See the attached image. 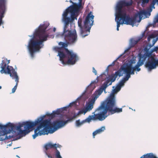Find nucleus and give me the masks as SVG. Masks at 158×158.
Here are the masks:
<instances>
[{"instance_id":"dca6fc26","label":"nucleus","mask_w":158,"mask_h":158,"mask_svg":"<svg viewBox=\"0 0 158 158\" xmlns=\"http://www.w3.org/2000/svg\"><path fill=\"white\" fill-rule=\"evenodd\" d=\"M140 158H158L156 154L152 153H150L144 154Z\"/></svg>"},{"instance_id":"423d86ee","label":"nucleus","mask_w":158,"mask_h":158,"mask_svg":"<svg viewBox=\"0 0 158 158\" xmlns=\"http://www.w3.org/2000/svg\"><path fill=\"white\" fill-rule=\"evenodd\" d=\"M113 105V103L108 101L106 103V107H105L104 103H102L92 113L93 115H89L85 119L81 121L80 119L76 120V126L80 127L86 123H89L91 120L102 121L104 120L109 115L113 114L115 112L116 110L112 109Z\"/></svg>"},{"instance_id":"f8f14e48","label":"nucleus","mask_w":158,"mask_h":158,"mask_svg":"<svg viewBox=\"0 0 158 158\" xmlns=\"http://www.w3.org/2000/svg\"><path fill=\"white\" fill-rule=\"evenodd\" d=\"M61 147L60 145L59 144L56 143L53 144L51 142L45 144L44 146V148H45L46 150L50 148H60Z\"/></svg>"},{"instance_id":"9b49d317","label":"nucleus","mask_w":158,"mask_h":158,"mask_svg":"<svg viewBox=\"0 0 158 158\" xmlns=\"http://www.w3.org/2000/svg\"><path fill=\"white\" fill-rule=\"evenodd\" d=\"M95 102L91 99L90 101L86 104L84 108L79 111L77 114V115H78L81 114H85L86 112L91 111L93 108V106Z\"/></svg>"},{"instance_id":"4c0bfd02","label":"nucleus","mask_w":158,"mask_h":158,"mask_svg":"<svg viewBox=\"0 0 158 158\" xmlns=\"http://www.w3.org/2000/svg\"><path fill=\"white\" fill-rule=\"evenodd\" d=\"M19 158H20V157H19Z\"/></svg>"},{"instance_id":"72a5a7b5","label":"nucleus","mask_w":158,"mask_h":158,"mask_svg":"<svg viewBox=\"0 0 158 158\" xmlns=\"http://www.w3.org/2000/svg\"><path fill=\"white\" fill-rule=\"evenodd\" d=\"M16 156H17V157H18L19 158V157H19V156H18V155H16Z\"/></svg>"},{"instance_id":"aec40b11","label":"nucleus","mask_w":158,"mask_h":158,"mask_svg":"<svg viewBox=\"0 0 158 158\" xmlns=\"http://www.w3.org/2000/svg\"><path fill=\"white\" fill-rule=\"evenodd\" d=\"M81 97L82 96H79L76 99V100L75 101L72 102L70 103L69 104V105H67V106L68 108L70 106H72L73 105L77 103V101H78L81 98Z\"/></svg>"},{"instance_id":"473e14b6","label":"nucleus","mask_w":158,"mask_h":158,"mask_svg":"<svg viewBox=\"0 0 158 158\" xmlns=\"http://www.w3.org/2000/svg\"><path fill=\"white\" fill-rule=\"evenodd\" d=\"M2 88V87L1 86H0V89H1Z\"/></svg>"},{"instance_id":"cd10ccee","label":"nucleus","mask_w":158,"mask_h":158,"mask_svg":"<svg viewBox=\"0 0 158 158\" xmlns=\"http://www.w3.org/2000/svg\"><path fill=\"white\" fill-rule=\"evenodd\" d=\"M157 41V39H153L152 40V45H154Z\"/></svg>"},{"instance_id":"393cba45","label":"nucleus","mask_w":158,"mask_h":158,"mask_svg":"<svg viewBox=\"0 0 158 158\" xmlns=\"http://www.w3.org/2000/svg\"><path fill=\"white\" fill-rule=\"evenodd\" d=\"M46 115L48 116H50L52 118V113H50L49 112H47L46 113Z\"/></svg>"},{"instance_id":"bb28decb","label":"nucleus","mask_w":158,"mask_h":158,"mask_svg":"<svg viewBox=\"0 0 158 158\" xmlns=\"http://www.w3.org/2000/svg\"><path fill=\"white\" fill-rule=\"evenodd\" d=\"M153 38L152 35H150L149 36L148 38V40L149 41H150L151 39H152Z\"/></svg>"},{"instance_id":"ddd939ff","label":"nucleus","mask_w":158,"mask_h":158,"mask_svg":"<svg viewBox=\"0 0 158 158\" xmlns=\"http://www.w3.org/2000/svg\"><path fill=\"white\" fill-rule=\"evenodd\" d=\"M105 126H103L101 127L100 128L96 130L93 133V138H94L96 135L102 133L105 130Z\"/></svg>"},{"instance_id":"7c9ffc66","label":"nucleus","mask_w":158,"mask_h":158,"mask_svg":"<svg viewBox=\"0 0 158 158\" xmlns=\"http://www.w3.org/2000/svg\"><path fill=\"white\" fill-rule=\"evenodd\" d=\"M12 143H11L10 144H9V145H8V146H11V144H12Z\"/></svg>"},{"instance_id":"7ed1b4c3","label":"nucleus","mask_w":158,"mask_h":158,"mask_svg":"<svg viewBox=\"0 0 158 158\" xmlns=\"http://www.w3.org/2000/svg\"><path fill=\"white\" fill-rule=\"evenodd\" d=\"M123 67L122 66L119 70L115 72L114 74L107 77L106 80L102 85L99 89L95 91L94 93V96L92 99V100L95 102L99 96L101 95L103 91L106 93L105 89L106 88L112 84L113 82L114 81L118 76H122L124 75V77L119 82L116 86L113 87L112 92L110 94V96L104 101L101 103V105L98 107L99 108L102 103H104L105 107L106 106V103L108 101L113 103L112 106V109L116 110L114 114L115 113H119L122 112V108H118L116 106V100L115 94L117 93L120 91L121 88L123 87L125 84L129 80L130 78L127 79V73H125L124 70L123 69Z\"/></svg>"},{"instance_id":"f03ea898","label":"nucleus","mask_w":158,"mask_h":158,"mask_svg":"<svg viewBox=\"0 0 158 158\" xmlns=\"http://www.w3.org/2000/svg\"><path fill=\"white\" fill-rule=\"evenodd\" d=\"M132 3V0L128 2L121 0L117 2L115 7V20L117 23V31H119L120 25L124 24L131 25L133 27L135 26H137L142 19L148 18L150 15L152 9L155 8V4L157 3L158 4V0H153L151 5L146 10H141L135 14L134 18H131L123 8L124 6L131 5Z\"/></svg>"},{"instance_id":"412c9836","label":"nucleus","mask_w":158,"mask_h":158,"mask_svg":"<svg viewBox=\"0 0 158 158\" xmlns=\"http://www.w3.org/2000/svg\"><path fill=\"white\" fill-rule=\"evenodd\" d=\"M131 44H129L128 47L125 49L124 52L122 54L120 55L117 58V59H118L121 56H122L124 54H125V53L128 52L130 49V48L132 47V46H131Z\"/></svg>"},{"instance_id":"c85d7f7f","label":"nucleus","mask_w":158,"mask_h":158,"mask_svg":"<svg viewBox=\"0 0 158 158\" xmlns=\"http://www.w3.org/2000/svg\"><path fill=\"white\" fill-rule=\"evenodd\" d=\"M56 29L55 27H54L53 29V31L54 32H55L56 31Z\"/></svg>"},{"instance_id":"a878e982","label":"nucleus","mask_w":158,"mask_h":158,"mask_svg":"<svg viewBox=\"0 0 158 158\" xmlns=\"http://www.w3.org/2000/svg\"><path fill=\"white\" fill-rule=\"evenodd\" d=\"M92 69L93 73H94L95 75H96L97 74V72L96 70L94 67H93Z\"/></svg>"},{"instance_id":"2f4dec72","label":"nucleus","mask_w":158,"mask_h":158,"mask_svg":"<svg viewBox=\"0 0 158 158\" xmlns=\"http://www.w3.org/2000/svg\"><path fill=\"white\" fill-rule=\"evenodd\" d=\"M129 109H131L132 110H133V109H132L130 107H129Z\"/></svg>"},{"instance_id":"c9c22d12","label":"nucleus","mask_w":158,"mask_h":158,"mask_svg":"<svg viewBox=\"0 0 158 158\" xmlns=\"http://www.w3.org/2000/svg\"><path fill=\"white\" fill-rule=\"evenodd\" d=\"M133 110L134 111H135V109H134V110Z\"/></svg>"},{"instance_id":"a211bd4d","label":"nucleus","mask_w":158,"mask_h":158,"mask_svg":"<svg viewBox=\"0 0 158 158\" xmlns=\"http://www.w3.org/2000/svg\"><path fill=\"white\" fill-rule=\"evenodd\" d=\"M117 58L115 60L112 62V63L108 65V66L107 67L106 69V71L104 73H103V74L105 75V76H106L108 74V71L109 70V68L110 66H111L113 65H114L115 64V62L118 60Z\"/></svg>"},{"instance_id":"f3484780","label":"nucleus","mask_w":158,"mask_h":158,"mask_svg":"<svg viewBox=\"0 0 158 158\" xmlns=\"http://www.w3.org/2000/svg\"><path fill=\"white\" fill-rule=\"evenodd\" d=\"M98 82V80L97 79L94 81H91L90 84L87 86L86 89H89L90 87H92V90H93L95 88V85L94 84L97 83Z\"/></svg>"},{"instance_id":"1a4fd4ad","label":"nucleus","mask_w":158,"mask_h":158,"mask_svg":"<svg viewBox=\"0 0 158 158\" xmlns=\"http://www.w3.org/2000/svg\"><path fill=\"white\" fill-rule=\"evenodd\" d=\"M150 59L145 64V66L148 71L150 72L152 69H156V66L158 65V60L155 59L153 57L150 56Z\"/></svg>"},{"instance_id":"2eb2a0df","label":"nucleus","mask_w":158,"mask_h":158,"mask_svg":"<svg viewBox=\"0 0 158 158\" xmlns=\"http://www.w3.org/2000/svg\"><path fill=\"white\" fill-rule=\"evenodd\" d=\"M144 35V33H143L142 34V36H141V37L139 38L137 40H135L134 39H131L129 41V44H131V46H132V47H133L142 38V37H143Z\"/></svg>"},{"instance_id":"f257e3e1","label":"nucleus","mask_w":158,"mask_h":158,"mask_svg":"<svg viewBox=\"0 0 158 158\" xmlns=\"http://www.w3.org/2000/svg\"><path fill=\"white\" fill-rule=\"evenodd\" d=\"M44 115L37 118L34 121H28L20 122L17 124L8 122L3 125L0 123V141L16 137L19 135L25 136L29 133L31 129L38 124L34 130L32 135L33 139L38 136L52 134L59 129V120H56L52 123L53 127L51 126L50 119H43Z\"/></svg>"},{"instance_id":"5701e85b","label":"nucleus","mask_w":158,"mask_h":158,"mask_svg":"<svg viewBox=\"0 0 158 158\" xmlns=\"http://www.w3.org/2000/svg\"><path fill=\"white\" fill-rule=\"evenodd\" d=\"M67 108H68V107L66 106H65V107H62L60 108H59V109H60V112L61 113L63 111L66 110Z\"/></svg>"},{"instance_id":"4be33fe9","label":"nucleus","mask_w":158,"mask_h":158,"mask_svg":"<svg viewBox=\"0 0 158 158\" xmlns=\"http://www.w3.org/2000/svg\"><path fill=\"white\" fill-rule=\"evenodd\" d=\"M142 6H144V5L146 4H147L149 2V0H142Z\"/></svg>"},{"instance_id":"f704fd0d","label":"nucleus","mask_w":158,"mask_h":158,"mask_svg":"<svg viewBox=\"0 0 158 158\" xmlns=\"http://www.w3.org/2000/svg\"><path fill=\"white\" fill-rule=\"evenodd\" d=\"M156 16L158 17V13L156 15Z\"/></svg>"},{"instance_id":"c756f323","label":"nucleus","mask_w":158,"mask_h":158,"mask_svg":"<svg viewBox=\"0 0 158 158\" xmlns=\"http://www.w3.org/2000/svg\"><path fill=\"white\" fill-rule=\"evenodd\" d=\"M20 147H17V148H13L14 149H17V148H19Z\"/></svg>"},{"instance_id":"39448f33","label":"nucleus","mask_w":158,"mask_h":158,"mask_svg":"<svg viewBox=\"0 0 158 158\" xmlns=\"http://www.w3.org/2000/svg\"><path fill=\"white\" fill-rule=\"evenodd\" d=\"M152 47L151 44L147 45L144 49V54H142L139 53L138 54V61L135 66L133 64L136 63L135 60L133 58L131 59L127 62L125 63L122 65L123 69L127 73V79L131 77V75L135 74V71L136 72V73L137 72H139L141 70L140 67L144 64L148 58L152 56V54L153 52L156 51L158 49V46L153 49H151Z\"/></svg>"},{"instance_id":"9d476101","label":"nucleus","mask_w":158,"mask_h":158,"mask_svg":"<svg viewBox=\"0 0 158 158\" xmlns=\"http://www.w3.org/2000/svg\"><path fill=\"white\" fill-rule=\"evenodd\" d=\"M7 10L6 0H0V26L3 24L2 19L4 17Z\"/></svg>"},{"instance_id":"e433bc0d","label":"nucleus","mask_w":158,"mask_h":158,"mask_svg":"<svg viewBox=\"0 0 158 158\" xmlns=\"http://www.w3.org/2000/svg\"><path fill=\"white\" fill-rule=\"evenodd\" d=\"M66 2H68V1H67V0H66Z\"/></svg>"},{"instance_id":"6ab92c4d","label":"nucleus","mask_w":158,"mask_h":158,"mask_svg":"<svg viewBox=\"0 0 158 158\" xmlns=\"http://www.w3.org/2000/svg\"><path fill=\"white\" fill-rule=\"evenodd\" d=\"M60 109H57L56 110L53 111L52 113V118L54 117L56 115L60 114Z\"/></svg>"},{"instance_id":"20e7f679","label":"nucleus","mask_w":158,"mask_h":158,"mask_svg":"<svg viewBox=\"0 0 158 158\" xmlns=\"http://www.w3.org/2000/svg\"><path fill=\"white\" fill-rule=\"evenodd\" d=\"M49 25L48 22H44L35 29L32 35H28L31 38L26 47L32 58L34 57L35 53L40 52L44 46V42L47 40L49 34L46 29Z\"/></svg>"},{"instance_id":"0eeeda50","label":"nucleus","mask_w":158,"mask_h":158,"mask_svg":"<svg viewBox=\"0 0 158 158\" xmlns=\"http://www.w3.org/2000/svg\"><path fill=\"white\" fill-rule=\"evenodd\" d=\"M94 17L92 12L90 11L86 17L83 22L81 18L79 19L78 25L80 34L82 38H84L89 34L91 27L93 25Z\"/></svg>"},{"instance_id":"b1692460","label":"nucleus","mask_w":158,"mask_h":158,"mask_svg":"<svg viewBox=\"0 0 158 158\" xmlns=\"http://www.w3.org/2000/svg\"><path fill=\"white\" fill-rule=\"evenodd\" d=\"M154 23H158V17L155 16L154 19Z\"/></svg>"},{"instance_id":"6e6552de","label":"nucleus","mask_w":158,"mask_h":158,"mask_svg":"<svg viewBox=\"0 0 158 158\" xmlns=\"http://www.w3.org/2000/svg\"><path fill=\"white\" fill-rule=\"evenodd\" d=\"M9 63V60L4 59L2 61L0 67L1 69L0 71L1 74H9L12 79H14L16 82L15 85L12 89V93H14L17 89L18 83L19 82V77L16 71L13 67L9 66L8 64Z\"/></svg>"},{"instance_id":"4468645a","label":"nucleus","mask_w":158,"mask_h":158,"mask_svg":"<svg viewBox=\"0 0 158 158\" xmlns=\"http://www.w3.org/2000/svg\"><path fill=\"white\" fill-rule=\"evenodd\" d=\"M45 155L49 158H53L50 155L48 154L46 152H45ZM55 157L56 158H63L61 156L60 152L57 148H56L54 153Z\"/></svg>"}]
</instances>
